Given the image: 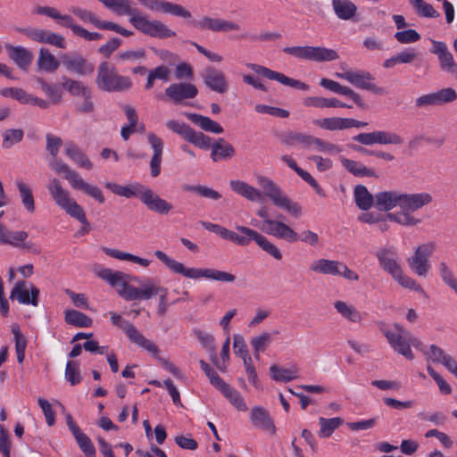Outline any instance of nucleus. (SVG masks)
<instances>
[{
    "label": "nucleus",
    "mask_w": 457,
    "mask_h": 457,
    "mask_svg": "<svg viewBox=\"0 0 457 457\" xmlns=\"http://www.w3.org/2000/svg\"><path fill=\"white\" fill-rule=\"evenodd\" d=\"M233 348L235 354L242 358L244 363L252 361L245 339L241 335L236 334L233 336Z\"/></svg>",
    "instance_id": "69168bd1"
},
{
    "label": "nucleus",
    "mask_w": 457,
    "mask_h": 457,
    "mask_svg": "<svg viewBox=\"0 0 457 457\" xmlns=\"http://www.w3.org/2000/svg\"><path fill=\"white\" fill-rule=\"evenodd\" d=\"M435 250L436 244L434 242H428L419 245L415 249L414 254L407 260L410 269L420 277L427 276L430 269L428 258Z\"/></svg>",
    "instance_id": "2eb2a0df"
},
{
    "label": "nucleus",
    "mask_w": 457,
    "mask_h": 457,
    "mask_svg": "<svg viewBox=\"0 0 457 457\" xmlns=\"http://www.w3.org/2000/svg\"><path fill=\"white\" fill-rule=\"evenodd\" d=\"M198 94L197 87L191 83H172L165 89V95L175 104H181L186 99H193Z\"/></svg>",
    "instance_id": "5701e85b"
},
{
    "label": "nucleus",
    "mask_w": 457,
    "mask_h": 457,
    "mask_svg": "<svg viewBox=\"0 0 457 457\" xmlns=\"http://www.w3.org/2000/svg\"><path fill=\"white\" fill-rule=\"evenodd\" d=\"M247 67L250 68L258 75L265 77L269 79L276 80L285 86H288L303 91H307L310 88L309 85H307L306 83L298 79L289 78L281 72L272 71L267 67L255 63H248Z\"/></svg>",
    "instance_id": "a211bd4d"
},
{
    "label": "nucleus",
    "mask_w": 457,
    "mask_h": 457,
    "mask_svg": "<svg viewBox=\"0 0 457 457\" xmlns=\"http://www.w3.org/2000/svg\"><path fill=\"white\" fill-rule=\"evenodd\" d=\"M8 56L21 70L27 71L33 61V53L24 46L6 45Z\"/></svg>",
    "instance_id": "cd10ccee"
},
{
    "label": "nucleus",
    "mask_w": 457,
    "mask_h": 457,
    "mask_svg": "<svg viewBox=\"0 0 457 457\" xmlns=\"http://www.w3.org/2000/svg\"><path fill=\"white\" fill-rule=\"evenodd\" d=\"M15 29L29 39L41 44H47L48 36L50 35V30L35 27L16 28Z\"/></svg>",
    "instance_id": "8fccbe9b"
},
{
    "label": "nucleus",
    "mask_w": 457,
    "mask_h": 457,
    "mask_svg": "<svg viewBox=\"0 0 457 457\" xmlns=\"http://www.w3.org/2000/svg\"><path fill=\"white\" fill-rule=\"evenodd\" d=\"M410 2L420 16L437 18L440 15L430 4L426 3L424 0H411Z\"/></svg>",
    "instance_id": "052dcab7"
},
{
    "label": "nucleus",
    "mask_w": 457,
    "mask_h": 457,
    "mask_svg": "<svg viewBox=\"0 0 457 457\" xmlns=\"http://www.w3.org/2000/svg\"><path fill=\"white\" fill-rule=\"evenodd\" d=\"M313 136L288 131L281 136L280 141L283 145L293 146L295 145H301L304 148H311L312 146Z\"/></svg>",
    "instance_id": "ea45409f"
},
{
    "label": "nucleus",
    "mask_w": 457,
    "mask_h": 457,
    "mask_svg": "<svg viewBox=\"0 0 457 457\" xmlns=\"http://www.w3.org/2000/svg\"><path fill=\"white\" fill-rule=\"evenodd\" d=\"M236 229L242 233V235L232 231L228 240L241 246H246L253 240L262 250L272 256L275 260L280 261L282 259L283 256L280 250L258 231L239 225L236 226Z\"/></svg>",
    "instance_id": "6e6552de"
},
{
    "label": "nucleus",
    "mask_w": 457,
    "mask_h": 457,
    "mask_svg": "<svg viewBox=\"0 0 457 457\" xmlns=\"http://www.w3.org/2000/svg\"><path fill=\"white\" fill-rule=\"evenodd\" d=\"M29 235L26 231H10L9 236L7 237V241L4 245H10L13 247L26 250L31 253H37L39 250L37 246L32 242H26Z\"/></svg>",
    "instance_id": "72a5a7b5"
},
{
    "label": "nucleus",
    "mask_w": 457,
    "mask_h": 457,
    "mask_svg": "<svg viewBox=\"0 0 457 457\" xmlns=\"http://www.w3.org/2000/svg\"><path fill=\"white\" fill-rule=\"evenodd\" d=\"M60 59L68 71L74 72L79 76L90 75L95 70L91 62L77 53L63 54L60 56Z\"/></svg>",
    "instance_id": "412c9836"
},
{
    "label": "nucleus",
    "mask_w": 457,
    "mask_h": 457,
    "mask_svg": "<svg viewBox=\"0 0 457 457\" xmlns=\"http://www.w3.org/2000/svg\"><path fill=\"white\" fill-rule=\"evenodd\" d=\"M310 270L321 275L341 276L351 281L359 279L355 271L350 270L344 262L335 260H315L311 263Z\"/></svg>",
    "instance_id": "9b49d317"
},
{
    "label": "nucleus",
    "mask_w": 457,
    "mask_h": 457,
    "mask_svg": "<svg viewBox=\"0 0 457 457\" xmlns=\"http://www.w3.org/2000/svg\"><path fill=\"white\" fill-rule=\"evenodd\" d=\"M224 397L229 401V403L240 411H247V405L242 396V395L235 388L229 386L223 394Z\"/></svg>",
    "instance_id": "680f3d73"
},
{
    "label": "nucleus",
    "mask_w": 457,
    "mask_h": 457,
    "mask_svg": "<svg viewBox=\"0 0 457 457\" xmlns=\"http://www.w3.org/2000/svg\"><path fill=\"white\" fill-rule=\"evenodd\" d=\"M140 4L153 12H162L186 20L192 18L191 12L181 4L165 0H137Z\"/></svg>",
    "instance_id": "f3484780"
},
{
    "label": "nucleus",
    "mask_w": 457,
    "mask_h": 457,
    "mask_svg": "<svg viewBox=\"0 0 457 457\" xmlns=\"http://www.w3.org/2000/svg\"><path fill=\"white\" fill-rule=\"evenodd\" d=\"M193 25L201 30H210L215 33L240 30V26L232 21L210 16L202 17L198 21L193 22Z\"/></svg>",
    "instance_id": "6ab92c4d"
},
{
    "label": "nucleus",
    "mask_w": 457,
    "mask_h": 457,
    "mask_svg": "<svg viewBox=\"0 0 457 457\" xmlns=\"http://www.w3.org/2000/svg\"><path fill=\"white\" fill-rule=\"evenodd\" d=\"M65 378L71 386L78 385L81 382L79 364L78 361H70L66 364Z\"/></svg>",
    "instance_id": "0e129e2a"
},
{
    "label": "nucleus",
    "mask_w": 457,
    "mask_h": 457,
    "mask_svg": "<svg viewBox=\"0 0 457 457\" xmlns=\"http://www.w3.org/2000/svg\"><path fill=\"white\" fill-rule=\"evenodd\" d=\"M124 333L132 343L145 348L153 355L159 353L160 350L158 346L152 341L145 338L144 335L141 334L140 331L132 323L127 326V329L124 331Z\"/></svg>",
    "instance_id": "7c9ffc66"
},
{
    "label": "nucleus",
    "mask_w": 457,
    "mask_h": 457,
    "mask_svg": "<svg viewBox=\"0 0 457 457\" xmlns=\"http://www.w3.org/2000/svg\"><path fill=\"white\" fill-rule=\"evenodd\" d=\"M103 251L110 257L121 260V261H129L139 264L143 267H148L150 265V261L147 259L141 258L139 256L134 255L129 253L121 252L117 249L103 247Z\"/></svg>",
    "instance_id": "49530a36"
},
{
    "label": "nucleus",
    "mask_w": 457,
    "mask_h": 457,
    "mask_svg": "<svg viewBox=\"0 0 457 457\" xmlns=\"http://www.w3.org/2000/svg\"><path fill=\"white\" fill-rule=\"evenodd\" d=\"M46 188L56 205L64 210L71 217L77 219L80 223L86 226L89 225L83 208L71 197L70 192L62 187L58 179H50Z\"/></svg>",
    "instance_id": "0eeeda50"
},
{
    "label": "nucleus",
    "mask_w": 457,
    "mask_h": 457,
    "mask_svg": "<svg viewBox=\"0 0 457 457\" xmlns=\"http://www.w3.org/2000/svg\"><path fill=\"white\" fill-rule=\"evenodd\" d=\"M73 436L83 453L87 457L96 456V448L90 438L80 429Z\"/></svg>",
    "instance_id": "4d7b16f0"
},
{
    "label": "nucleus",
    "mask_w": 457,
    "mask_h": 457,
    "mask_svg": "<svg viewBox=\"0 0 457 457\" xmlns=\"http://www.w3.org/2000/svg\"><path fill=\"white\" fill-rule=\"evenodd\" d=\"M211 148V158L213 162L228 160L233 157L236 153L234 146L224 138L217 139L213 144H212Z\"/></svg>",
    "instance_id": "4c0bfd02"
},
{
    "label": "nucleus",
    "mask_w": 457,
    "mask_h": 457,
    "mask_svg": "<svg viewBox=\"0 0 457 457\" xmlns=\"http://www.w3.org/2000/svg\"><path fill=\"white\" fill-rule=\"evenodd\" d=\"M93 270L98 278L115 287L118 295L126 301H136L139 298L140 287L129 284L130 279L139 282L138 278H131L130 275L122 271L113 270L101 265H96Z\"/></svg>",
    "instance_id": "39448f33"
},
{
    "label": "nucleus",
    "mask_w": 457,
    "mask_h": 457,
    "mask_svg": "<svg viewBox=\"0 0 457 457\" xmlns=\"http://www.w3.org/2000/svg\"><path fill=\"white\" fill-rule=\"evenodd\" d=\"M96 85L105 92H123L132 87L129 77L118 73L114 65L109 62H102L96 71Z\"/></svg>",
    "instance_id": "423d86ee"
},
{
    "label": "nucleus",
    "mask_w": 457,
    "mask_h": 457,
    "mask_svg": "<svg viewBox=\"0 0 457 457\" xmlns=\"http://www.w3.org/2000/svg\"><path fill=\"white\" fill-rule=\"evenodd\" d=\"M170 71L168 67L164 65H160L155 67L154 69L148 71L147 81L145 83V88L151 89L154 85L155 79H161L163 81L170 80Z\"/></svg>",
    "instance_id": "6e6d98bb"
},
{
    "label": "nucleus",
    "mask_w": 457,
    "mask_h": 457,
    "mask_svg": "<svg viewBox=\"0 0 457 457\" xmlns=\"http://www.w3.org/2000/svg\"><path fill=\"white\" fill-rule=\"evenodd\" d=\"M353 140L364 145H402L404 138L398 133L388 130H374L372 132L360 133L353 137Z\"/></svg>",
    "instance_id": "4468645a"
},
{
    "label": "nucleus",
    "mask_w": 457,
    "mask_h": 457,
    "mask_svg": "<svg viewBox=\"0 0 457 457\" xmlns=\"http://www.w3.org/2000/svg\"><path fill=\"white\" fill-rule=\"evenodd\" d=\"M250 420L253 426L260 430L276 435L277 428L268 410L262 406H254L250 411Z\"/></svg>",
    "instance_id": "b1692460"
},
{
    "label": "nucleus",
    "mask_w": 457,
    "mask_h": 457,
    "mask_svg": "<svg viewBox=\"0 0 457 457\" xmlns=\"http://www.w3.org/2000/svg\"><path fill=\"white\" fill-rule=\"evenodd\" d=\"M155 295H159L157 313L160 316H163L167 312L169 307L167 301L168 289L157 285V283L151 278H145L140 284V294L137 300H149Z\"/></svg>",
    "instance_id": "dca6fc26"
},
{
    "label": "nucleus",
    "mask_w": 457,
    "mask_h": 457,
    "mask_svg": "<svg viewBox=\"0 0 457 457\" xmlns=\"http://www.w3.org/2000/svg\"><path fill=\"white\" fill-rule=\"evenodd\" d=\"M283 52L298 59L312 62H330L339 58L337 53L329 48L322 46H287Z\"/></svg>",
    "instance_id": "9d476101"
},
{
    "label": "nucleus",
    "mask_w": 457,
    "mask_h": 457,
    "mask_svg": "<svg viewBox=\"0 0 457 457\" xmlns=\"http://www.w3.org/2000/svg\"><path fill=\"white\" fill-rule=\"evenodd\" d=\"M303 105L315 108H352V105L345 104L337 98H326L322 96H308L303 99Z\"/></svg>",
    "instance_id": "f704fd0d"
},
{
    "label": "nucleus",
    "mask_w": 457,
    "mask_h": 457,
    "mask_svg": "<svg viewBox=\"0 0 457 457\" xmlns=\"http://www.w3.org/2000/svg\"><path fill=\"white\" fill-rule=\"evenodd\" d=\"M106 8L112 10L116 14L129 16V22L138 31L145 35L158 37L168 38L175 37V31L169 29L164 23L158 20H148L143 15L137 8L133 7L132 0H98Z\"/></svg>",
    "instance_id": "f03ea898"
},
{
    "label": "nucleus",
    "mask_w": 457,
    "mask_h": 457,
    "mask_svg": "<svg viewBox=\"0 0 457 457\" xmlns=\"http://www.w3.org/2000/svg\"><path fill=\"white\" fill-rule=\"evenodd\" d=\"M187 141L192 143L193 145L199 148L207 149L209 147H212L211 137L205 136L202 132L194 130L192 128L187 137Z\"/></svg>",
    "instance_id": "338daca9"
},
{
    "label": "nucleus",
    "mask_w": 457,
    "mask_h": 457,
    "mask_svg": "<svg viewBox=\"0 0 457 457\" xmlns=\"http://www.w3.org/2000/svg\"><path fill=\"white\" fill-rule=\"evenodd\" d=\"M353 197L357 207L362 211H368L375 207L376 194L372 195L363 185H357L353 190Z\"/></svg>",
    "instance_id": "c9c22d12"
},
{
    "label": "nucleus",
    "mask_w": 457,
    "mask_h": 457,
    "mask_svg": "<svg viewBox=\"0 0 457 457\" xmlns=\"http://www.w3.org/2000/svg\"><path fill=\"white\" fill-rule=\"evenodd\" d=\"M204 84L212 91L224 94L228 89L225 74L213 67H207L202 73Z\"/></svg>",
    "instance_id": "a878e982"
},
{
    "label": "nucleus",
    "mask_w": 457,
    "mask_h": 457,
    "mask_svg": "<svg viewBox=\"0 0 457 457\" xmlns=\"http://www.w3.org/2000/svg\"><path fill=\"white\" fill-rule=\"evenodd\" d=\"M15 185L17 187L23 207L29 213H33L35 212L36 205L30 186L20 179L15 180Z\"/></svg>",
    "instance_id": "79ce46f5"
},
{
    "label": "nucleus",
    "mask_w": 457,
    "mask_h": 457,
    "mask_svg": "<svg viewBox=\"0 0 457 457\" xmlns=\"http://www.w3.org/2000/svg\"><path fill=\"white\" fill-rule=\"evenodd\" d=\"M373 79L371 74L364 71H353L350 83L361 89L371 91L375 94H382L383 89L371 83Z\"/></svg>",
    "instance_id": "2f4dec72"
},
{
    "label": "nucleus",
    "mask_w": 457,
    "mask_h": 457,
    "mask_svg": "<svg viewBox=\"0 0 457 457\" xmlns=\"http://www.w3.org/2000/svg\"><path fill=\"white\" fill-rule=\"evenodd\" d=\"M147 142L153 150V156L150 160L151 176L156 178L161 173V164L162 161V153L164 147L163 140L153 132L146 136Z\"/></svg>",
    "instance_id": "393cba45"
},
{
    "label": "nucleus",
    "mask_w": 457,
    "mask_h": 457,
    "mask_svg": "<svg viewBox=\"0 0 457 457\" xmlns=\"http://www.w3.org/2000/svg\"><path fill=\"white\" fill-rule=\"evenodd\" d=\"M334 307L342 317L351 322L358 323L362 319L361 312L354 306L344 301L335 302Z\"/></svg>",
    "instance_id": "de8ad7c7"
},
{
    "label": "nucleus",
    "mask_w": 457,
    "mask_h": 457,
    "mask_svg": "<svg viewBox=\"0 0 457 457\" xmlns=\"http://www.w3.org/2000/svg\"><path fill=\"white\" fill-rule=\"evenodd\" d=\"M340 162L344 168L355 177H378L373 169L368 168L361 162L347 159L345 157H341Z\"/></svg>",
    "instance_id": "58836bf2"
},
{
    "label": "nucleus",
    "mask_w": 457,
    "mask_h": 457,
    "mask_svg": "<svg viewBox=\"0 0 457 457\" xmlns=\"http://www.w3.org/2000/svg\"><path fill=\"white\" fill-rule=\"evenodd\" d=\"M380 268L390 274L402 287L414 291L422 290L413 278L405 275L400 265V257L394 246H383L378 249L375 253Z\"/></svg>",
    "instance_id": "20e7f679"
},
{
    "label": "nucleus",
    "mask_w": 457,
    "mask_h": 457,
    "mask_svg": "<svg viewBox=\"0 0 457 457\" xmlns=\"http://www.w3.org/2000/svg\"><path fill=\"white\" fill-rule=\"evenodd\" d=\"M184 115L195 125L200 127L203 130L215 134L223 132V128L209 117L197 113L184 112Z\"/></svg>",
    "instance_id": "e433bc0d"
},
{
    "label": "nucleus",
    "mask_w": 457,
    "mask_h": 457,
    "mask_svg": "<svg viewBox=\"0 0 457 457\" xmlns=\"http://www.w3.org/2000/svg\"><path fill=\"white\" fill-rule=\"evenodd\" d=\"M140 201L147 207L148 210L156 213L165 215L172 209L173 205L162 199L159 195L154 193L151 188L144 187L141 190Z\"/></svg>",
    "instance_id": "4be33fe9"
},
{
    "label": "nucleus",
    "mask_w": 457,
    "mask_h": 457,
    "mask_svg": "<svg viewBox=\"0 0 457 457\" xmlns=\"http://www.w3.org/2000/svg\"><path fill=\"white\" fill-rule=\"evenodd\" d=\"M37 83L52 104H56L62 101V92L57 85L50 84L43 78H38Z\"/></svg>",
    "instance_id": "864d4df0"
},
{
    "label": "nucleus",
    "mask_w": 457,
    "mask_h": 457,
    "mask_svg": "<svg viewBox=\"0 0 457 457\" xmlns=\"http://www.w3.org/2000/svg\"><path fill=\"white\" fill-rule=\"evenodd\" d=\"M256 214L263 219V222L260 229L264 231L270 236L275 237L278 239L294 240L296 238L295 231L287 224L278 220L269 218V213L266 207H261L257 210Z\"/></svg>",
    "instance_id": "ddd939ff"
},
{
    "label": "nucleus",
    "mask_w": 457,
    "mask_h": 457,
    "mask_svg": "<svg viewBox=\"0 0 457 457\" xmlns=\"http://www.w3.org/2000/svg\"><path fill=\"white\" fill-rule=\"evenodd\" d=\"M332 7L337 18L344 21L352 20L357 12V6L350 0H332Z\"/></svg>",
    "instance_id": "a19ab883"
},
{
    "label": "nucleus",
    "mask_w": 457,
    "mask_h": 457,
    "mask_svg": "<svg viewBox=\"0 0 457 457\" xmlns=\"http://www.w3.org/2000/svg\"><path fill=\"white\" fill-rule=\"evenodd\" d=\"M272 341V334L262 332L251 339V345L253 349L255 359H260V353H263Z\"/></svg>",
    "instance_id": "5fc2aeb1"
},
{
    "label": "nucleus",
    "mask_w": 457,
    "mask_h": 457,
    "mask_svg": "<svg viewBox=\"0 0 457 457\" xmlns=\"http://www.w3.org/2000/svg\"><path fill=\"white\" fill-rule=\"evenodd\" d=\"M73 189L81 190L86 195L96 199L99 204L104 203V196L102 190L86 182L82 178Z\"/></svg>",
    "instance_id": "13d9d810"
},
{
    "label": "nucleus",
    "mask_w": 457,
    "mask_h": 457,
    "mask_svg": "<svg viewBox=\"0 0 457 457\" xmlns=\"http://www.w3.org/2000/svg\"><path fill=\"white\" fill-rule=\"evenodd\" d=\"M313 123L328 131L348 129V118L330 117L313 120Z\"/></svg>",
    "instance_id": "c03bdc74"
},
{
    "label": "nucleus",
    "mask_w": 457,
    "mask_h": 457,
    "mask_svg": "<svg viewBox=\"0 0 457 457\" xmlns=\"http://www.w3.org/2000/svg\"><path fill=\"white\" fill-rule=\"evenodd\" d=\"M65 321L78 328H89L93 323L90 317L76 310L65 312Z\"/></svg>",
    "instance_id": "603ef678"
},
{
    "label": "nucleus",
    "mask_w": 457,
    "mask_h": 457,
    "mask_svg": "<svg viewBox=\"0 0 457 457\" xmlns=\"http://www.w3.org/2000/svg\"><path fill=\"white\" fill-rule=\"evenodd\" d=\"M433 202L430 193H403L398 190H382L376 193L375 208L380 212H389L395 207L400 212H388L386 218L403 227H417L422 220L413 215L414 212L429 205Z\"/></svg>",
    "instance_id": "f257e3e1"
},
{
    "label": "nucleus",
    "mask_w": 457,
    "mask_h": 457,
    "mask_svg": "<svg viewBox=\"0 0 457 457\" xmlns=\"http://www.w3.org/2000/svg\"><path fill=\"white\" fill-rule=\"evenodd\" d=\"M59 66L60 61L47 48L42 47L39 49L37 59L38 71L54 73L58 70Z\"/></svg>",
    "instance_id": "473e14b6"
},
{
    "label": "nucleus",
    "mask_w": 457,
    "mask_h": 457,
    "mask_svg": "<svg viewBox=\"0 0 457 457\" xmlns=\"http://www.w3.org/2000/svg\"><path fill=\"white\" fill-rule=\"evenodd\" d=\"M257 182L263 189L262 195L269 197L277 207L287 211L294 217H299L302 214V207L295 202H293L288 196L266 176H258Z\"/></svg>",
    "instance_id": "1a4fd4ad"
},
{
    "label": "nucleus",
    "mask_w": 457,
    "mask_h": 457,
    "mask_svg": "<svg viewBox=\"0 0 457 457\" xmlns=\"http://www.w3.org/2000/svg\"><path fill=\"white\" fill-rule=\"evenodd\" d=\"M270 377L275 381L289 382L298 377L297 369L292 367L290 369L280 368L274 364L270 368Z\"/></svg>",
    "instance_id": "3c124183"
},
{
    "label": "nucleus",
    "mask_w": 457,
    "mask_h": 457,
    "mask_svg": "<svg viewBox=\"0 0 457 457\" xmlns=\"http://www.w3.org/2000/svg\"><path fill=\"white\" fill-rule=\"evenodd\" d=\"M182 189L185 192H193L202 197H204V198H207L210 200H213V201H217L221 198V194L220 192H218L217 190H214L212 187L204 186V185L184 184L182 186Z\"/></svg>",
    "instance_id": "09e8293b"
},
{
    "label": "nucleus",
    "mask_w": 457,
    "mask_h": 457,
    "mask_svg": "<svg viewBox=\"0 0 457 457\" xmlns=\"http://www.w3.org/2000/svg\"><path fill=\"white\" fill-rule=\"evenodd\" d=\"M319 423L320 425L319 436L328 437L342 424V420L340 418L325 419L321 417L319 419Z\"/></svg>",
    "instance_id": "bf43d9fd"
},
{
    "label": "nucleus",
    "mask_w": 457,
    "mask_h": 457,
    "mask_svg": "<svg viewBox=\"0 0 457 457\" xmlns=\"http://www.w3.org/2000/svg\"><path fill=\"white\" fill-rule=\"evenodd\" d=\"M384 336L386 337L391 347L399 354H402L408 360H413L414 355L410 348L411 333L405 330L401 325L394 324V329L382 328Z\"/></svg>",
    "instance_id": "f8f14e48"
},
{
    "label": "nucleus",
    "mask_w": 457,
    "mask_h": 457,
    "mask_svg": "<svg viewBox=\"0 0 457 457\" xmlns=\"http://www.w3.org/2000/svg\"><path fill=\"white\" fill-rule=\"evenodd\" d=\"M65 154L79 167L91 170L93 163L84 154L81 148L73 141L66 142L64 147Z\"/></svg>",
    "instance_id": "c85d7f7f"
},
{
    "label": "nucleus",
    "mask_w": 457,
    "mask_h": 457,
    "mask_svg": "<svg viewBox=\"0 0 457 457\" xmlns=\"http://www.w3.org/2000/svg\"><path fill=\"white\" fill-rule=\"evenodd\" d=\"M229 187L234 193L252 202L259 201L262 197V191L243 180L232 179Z\"/></svg>",
    "instance_id": "c756f323"
},
{
    "label": "nucleus",
    "mask_w": 457,
    "mask_h": 457,
    "mask_svg": "<svg viewBox=\"0 0 457 457\" xmlns=\"http://www.w3.org/2000/svg\"><path fill=\"white\" fill-rule=\"evenodd\" d=\"M456 98V91L451 87H447L418 97L415 100V105L418 108H427L429 106L441 105L446 103H451L453 102Z\"/></svg>",
    "instance_id": "aec40b11"
},
{
    "label": "nucleus",
    "mask_w": 457,
    "mask_h": 457,
    "mask_svg": "<svg viewBox=\"0 0 457 457\" xmlns=\"http://www.w3.org/2000/svg\"><path fill=\"white\" fill-rule=\"evenodd\" d=\"M3 148H11L23 139L24 133L21 129H10L3 132Z\"/></svg>",
    "instance_id": "e2e57ef3"
},
{
    "label": "nucleus",
    "mask_w": 457,
    "mask_h": 457,
    "mask_svg": "<svg viewBox=\"0 0 457 457\" xmlns=\"http://www.w3.org/2000/svg\"><path fill=\"white\" fill-rule=\"evenodd\" d=\"M62 87L73 96H89L92 91L82 81L62 77Z\"/></svg>",
    "instance_id": "a18cd8bd"
},
{
    "label": "nucleus",
    "mask_w": 457,
    "mask_h": 457,
    "mask_svg": "<svg viewBox=\"0 0 457 457\" xmlns=\"http://www.w3.org/2000/svg\"><path fill=\"white\" fill-rule=\"evenodd\" d=\"M351 148L356 152L362 154L374 156L376 158L384 160L386 162H392L395 160V156L391 153L385 152L382 150H370V149L361 147L358 145H351Z\"/></svg>",
    "instance_id": "774afa93"
},
{
    "label": "nucleus",
    "mask_w": 457,
    "mask_h": 457,
    "mask_svg": "<svg viewBox=\"0 0 457 457\" xmlns=\"http://www.w3.org/2000/svg\"><path fill=\"white\" fill-rule=\"evenodd\" d=\"M154 255L172 272L180 274L187 278H205L225 283H232L236 280V276L227 271L208 268H187L183 263L170 258L161 250H156Z\"/></svg>",
    "instance_id": "7ed1b4c3"
},
{
    "label": "nucleus",
    "mask_w": 457,
    "mask_h": 457,
    "mask_svg": "<svg viewBox=\"0 0 457 457\" xmlns=\"http://www.w3.org/2000/svg\"><path fill=\"white\" fill-rule=\"evenodd\" d=\"M39 289L31 286L29 289L26 287L25 281H18L11 292L10 298L17 299L20 303L32 304L37 306L38 304Z\"/></svg>",
    "instance_id": "bb28decb"
},
{
    "label": "nucleus",
    "mask_w": 457,
    "mask_h": 457,
    "mask_svg": "<svg viewBox=\"0 0 457 457\" xmlns=\"http://www.w3.org/2000/svg\"><path fill=\"white\" fill-rule=\"evenodd\" d=\"M105 187L113 194L120 196H124L126 198H130L133 196H137L140 198V194L142 192L141 190L144 189V186L140 184L121 186L116 183L108 182L105 184Z\"/></svg>",
    "instance_id": "37998d69"
}]
</instances>
